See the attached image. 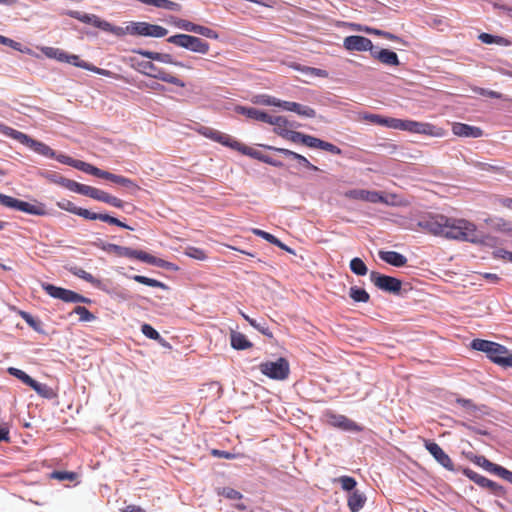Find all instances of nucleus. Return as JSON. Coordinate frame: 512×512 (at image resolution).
I'll return each mask as SVG.
<instances>
[{
    "label": "nucleus",
    "instance_id": "nucleus-64",
    "mask_svg": "<svg viewBox=\"0 0 512 512\" xmlns=\"http://www.w3.org/2000/svg\"><path fill=\"white\" fill-rule=\"evenodd\" d=\"M476 91L482 96L495 98V99H503L504 98L501 93L493 91V90L478 88Z\"/></svg>",
    "mask_w": 512,
    "mask_h": 512
},
{
    "label": "nucleus",
    "instance_id": "nucleus-45",
    "mask_svg": "<svg viewBox=\"0 0 512 512\" xmlns=\"http://www.w3.org/2000/svg\"><path fill=\"white\" fill-rule=\"evenodd\" d=\"M168 34V30L160 25L149 24L148 37L161 38Z\"/></svg>",
    "mask_w": 512,
    "mask_h": 512
},
{
    "label": "nucleus",
    "instance_id": "nucleus-39",
    "mask_svg": "<svg viewBox=\"0 0 512 512\" xmlns=\"http://www.w3.org/2000/svg\"><path fill=\"white\" fill-rule=\"evenodd\" d=\"M249 324L254 329H256L261 334H263L264 336H267L269 338L273 337V333L271 332V330L267 326V323H266V321L264 319H261V320H256V319L255 320H249Z\"/></svg>",
    "mask_w": 512,
    "mask_h": 512
},
{
    "label": "nucleus",
    "instance_id": "nucleus-50",
    "mask_svg": "<svg viewBox=\"0 0 512 512\" xmlns=\"http://www.w3.org/2000/svg\"><path fill=\"white\" fill-rule=\"evenodd\" d=\"M142 333L149 339L153 340H162L160 334L158 331H156L151 325L149 324H143L141 326Z\"/></svg>",
    "mask_w": 512,
    "mask_h": 512
},
{
    "label": "nucleus",
    "instance_id": "nucleus-24",
    "mask_svg": "<svg viewBox=\"0 0 512 512\" xmlns=\"http://www.w3.org/2000/svg\"><path fill=\"white\" fill-rule=\"evenodd\" d=\"M235 111L250 119H254L260 122L267 123V120H269V114L253 107L237 106Z\"/></svg>",
    "mask_w": 512,
    "mask_h": 512
},
{
    "label": "nucleus",
    "instance_id": "nucleus-38",
    "mask_svg": "<svg viewBox=\"0 0 512 512\" xmlns=\"http://www.w3.org/2000/svg\"><path fill=\"white\" fill-rule=\"evenodd\" d=\"M7 372L11 375L22 381L24 384L30 387L33 382V378H31L27 373L22 371L21 369L15 368V367H9L7 369Z\"/></svg>",
    "mask_w": 512,
    "mask_h": 512
},
{
    "label": "nucleus",
    "instance_id": "nucleus-42",
    "mask_svg": "<svg viewBox=\"0 0 512 512\" xmlns=\"http://www.w3.org/2000/svg\"><path fill=\"white\" fill-rule=\"evenodd\" d=\"M73 312L79 315L80 321L83 322H91L95 320L94 314H92L86 307L84 306H76Z\"/></svg>",
    "mask_w": 512,
    "mask_h": 512
},
{
    "label": "nucleus",
    "instance_id": "nucleus-14",
    "mask_svg": "<svg viewBox=\"0 0 512 512\" xmlns=\"http://www.w3.org/2000/svg\"><path fill=\"white\" fill-rule=\"evenodd\" d=\"M345 197L354 200H361L369 203H387L384 196L377 191L365 189H352L345 192Z\"/></svg>",
    "mask_w": 512,
    "mask_h": 512
},
{
    "label": "nucleus",
    "instance_id": "nucleus-19",
    "mask_svg": "<svg viewBox=\"0 0 512 512\" xmlns=\"http://www.w3.org/2000/svg\"><path fill=\"white\" fill-rule=\"evenodd\" d=\"M267 148L275 152H278L287 158L294 160V162H297L300 167L306 168L311 171H319V168L313 165L306 157L292 150L272 146H268Z\"/></svg>",
    "mask_w": 512,
    "mask_h": 512
},
{
    "label": "nucleus",
    "instance_id": "nucleus-56",
    "mask_svg": "<svg viewBox=\"0 0 512 512\" xmlns=\"http://www.w3.org/2000/svg\"><path fill=\"white\" fill-rule=\"evenodd\" d=\"M268 124L275 125L277 127H285L288 126V120L283 116H273L269 115V120H267Z\"/></svg>",
    "mask_w": 512,
    "mask_h": 512
},
{
    "label": "nucleus",
    "instance_id": "nucleus-59",
    "mask_svg": "<svg viewBox=\"0 0 512 512\" xmlns=\"http://www.w3.org/2000/svg\"><path fill=\"white\" fill-rule=\"evenodd\" d=\"M134 52L143 57H146L150 60L157 61V62L160 61L161 53H159V52H153V51H148V50H143V49L134 50Z\"/></svg>",
    "mask_w": 512,
    "mask_h": 512
},
{
    "label": "nucleus",
    "instance_id": "nucleus-63",
    "mask_svg": "<svg viewBox=\"0 0 512 512\" xmlns=\"http://www.w3.org/2000/svg\"><path fill=\"white\" fill-rule=\"evenodd\" d=\"M320 143H321V139L306 134L303 145L310 147V148H318L319 149Z\"/></svg>",
    "mask_w": 512,
    "mask_h": 512
},
{
    "label": "nucleus",
    "instance_id": "nucleus-21",
    "mask_svg": "<svg viewBox=\"0 0 512 512\" xmlns=\"http://www.w3.org/2000/svg\"><path fill=\"white\" fill-rule=\"evenodd\" d=\"M371 56L387 66H398L400 64L398 55L389 49L373 48Z\"/></svg>",
    "mask_w": 512,
    "mask_h": 512
},
{
    "label": "nucleus",
    "instance_id": "nucleus-25",
    "mask_svg": "<svg viewBox=\"0 0 512 512\" xmlns=\"http://www.w3.org/2000/svg\"><path fill=\"white\" fill-rule=\"evenodd\" d=\"M366 502V497L363 493L358 490H354L348 497V507L351 512L360 511Z\"/></svg>",
    "mask_w": 512,
    "mask_h": 512
},
{
    "label": "nucleus",
    "instance_id": "nucleus-48",
    "mask_svg": "<svg viewBox=\"0 0 512 512\" xmlns=\"http://www.w3.org/2000/svg\"><path fill=\"white\" fill-rule=\"evenodd\" d=\"M184 253L188 257L196 259V260H205L206 259L205 252L200 248L189 246L185 249Z\"/></svg>",
    "mask_w": 512,
    "mask_h": 512
},
{
    "label": "nucleus",
    "instance_id": "nucleus-22",
    "mask_svg": "<svg viewBox=\"0 0 512 512\" xmlns=\"http://www.w3.org/2000/svg\"><path fill=\"white\" fill-rule=\"evenodd\" d=\"M103 179L111 181L120 186H123L124 188L129 190L131 193H135L140 189V187L133 180L123 177L121 175H116V174L110 173L108 171L105 172Z\"/></svg>",
    "mask_w": 512,
    "mask_h": 512
},
{
    "label": "nucleus",
    "instance_id": "nucleus-52",
    "mask_svg": "<svg viewBox=\"0 0 512 512\" xmlns=\"http://www.w3.org/2000/svg\"><path fill=\"white\" fill-rule=\"evenodd\" d=\"M51 477L60 481L69 480L72 481L75 479L76 474L73 472L66 471H54L51 473Z\"/></svg>",
    "mask_w": 512,
    "mask_h": 512
},
{
    "label": "nucleus",
    "instance_id": "nucleus-33",
    "mask_svg": "<svg viewBox=\"0 0 512 512\" xmlns=\"http://www.w3.org/2000/svg\"><path fill=\"white\" fill-rule=\"evenodd\" d=\"M349 296L353 299L355 302H362L367 303L370 299L369 294L366 290L359 288L357 286H353L349 290Z\"/></svg>",
    "mask_w": 512,
    "mask_h": 512
},
{
    "label": "nucleus",
    "instance_id": "nucleus-12",
    "mask_svg": "<svg viewBox=\"0 0 512 512\" xmlns=\"http://www.w3.org/2000/svg\"><path fill=\"white\" fill-rule=\"evenodd\" d=\"M0 204L5 207L25 212L30 215H44L45 210L43 207L13 198L11 196H0Z\"/></svg>",
    "mask_w": 512,
    "mask_h": 512
},
{
    "label": "nucleus",
    "instance_id": "nucleus-58",
    "mask_svg": "<svg viewBox=\"0 0 512 512\" xmlns=\"http://www.w3.org/2000/svg\"><path fill=\"white\" fill-rule=\"evenodd\" d=\"M319 149H322L324 151L330 152L335 155H339L342 152L341 149L339 147H337L336 145L326 142V141H323V140H321Z\"/></svg>",
    "mask_w": 512,
    "mask_h": 512
},
{
    "label": "nucleus",
    "instance_id": "nucleus-5",
    "mask_svg": "<svg viewBox=\"0 0 512 512\" xmlns=\"http://www.w3.org/2000/svg\"><path fill=\"white\" fill-rule=\"evenodd\" d=\"M0 132L3 135L10 137L14 140H17L21 144L29 147L31 150H33L35 153L39 155H42L47 158L55 157V151L51 149L48 145H46L43 142L32 139L30 136L21 131L13 129L9 126L0 125Z\"/></svg>",
    "mask_w": 512,
    "mask_h": 512
},
{
    "label": "nucleus",
    "instance_id": "nucleus-23",
    "mask_svg": "<svg viewBox=\"0 0 512 512\" xmlns=\"http://www.w3.org/2000/svg\"><path fill=\"white\" fill-rule=\"evenodd\" d=\"M379 257L382 261L394 267H403L407 263V258L396 251H380Z\"/></svg>",
    "mask_w": 512,
    "mask_h": 512
},
{
    "label": "nucleus",
    "instance_id": "nucleus-18",
    "mask_svg": "<svg viewBox=\"0 0 512 512\" xmlns=\"http://www.w3.org/2000/svg\"><path fill=\"white\" fill-rule=\"evenodd\" d=\"M405 131L416 133V134H423V135H430V136H440L441 133L439 132V129L426 122H418L413 120H406L405 125Z\"/></svg>",
    "mask_w": 512,
    "mask_h": 512
},
{
    "label": "nucleus",
    "instance_id": "nucleus-55",
    "mask_svg": "<svg viewBox=\"0 0 512 512\" xmlns=\"http://www.w3.org/2000/svg\"><path fill=\"white\" fill-rule=\"evenodd\" d=\"M296 113L300 116L313 118L316 116V112L313 108L307 105L299 104V108H297Z\"/></svg>",
    "mask_w": 512,
    "mask_h": 512
},
{
    "label": "nucleus",
    "instance_id": "nucleus-16",
    "mask_svg": "<svg viewBox=\"0 0 512 512\" xmlns=\"http://www.w3.org/2000/svg\"><path fill=\"white\" fill-rule=\"evenodd\" d=\"M465 475L480 487L489 489L493 494L497 496L504 494V488L501 485L478 474L477 472L466 469Z\"/></svg>",
    "mask_w": 512,
    "mask_h": 512
},
{
    "label": "nucleus",
    "instance_id": "nucleus-3",
    "mask_svg": "<svg viewBox=\"0 0 512 512\" xmlns=\"http://www.w3.org/2000/svg\"><path fill=\"white\" fill-rule=\"evenodd\" d=\"M97 246L100 249H102L103 251H106L108 253H114L115 255H117L119 257L135 258L142 262H145L150 265H154L159 268H165V269H171V270L176 269V266L173 263L163 260L161 258L152 256L145 251L135 250V249H132L129 247H124V246H120V245H116V244H112V243H106L103 241H100L97 244Z\"/></svg>",
    "mask_w": 512,
    "mask_h": 512
},
{
    "label": "nucleus",
    "instance_id": "nucleus-20",
    "mask_svg": "<svg viewBox=\"0 0 512 512\" xmlns=\"http://www.w3.org/2000/svg\"><path fill=\"white\" fill-rule=\"evenodd\" d=\"M452 132L456 136L466 138H480L484 134L480 127L459 122L453 123Z\"/></svg>",
    "mask_w": 512,
    "mask_h": 512
},
{
    "label": "nucleus",
    "instance_id": "nucleus-60",
    "mask_svg": "<svg viewBox=\"0 0 512 512\" xmlns=\"http://www.w3.org/2000/svg\"><path fill=\"white\" fill-rule=\"evenodd\" d=\"M252 232L255 235L265 239L266 241H268L271 244H274V243L278 242V238H276L274 235H272V234H270V233H268L266 231H263V230H260V229H253Z\"/></svg>",
    "mask_w": 512,
    "mask_h": 512
},
{
    "label": "nucleus",
    "instance_id": "nucleus-43",
    "mask_svg": "<svg viewBox=\"0 0 512 512\" xmlns=\"http://www.w3.org/2000/svg\"><path fill=\"white\" fill-rule=\"evenodd\" d=\"M65 63H69L73 66L88 70L89 68V62H86L84 60H81L78 55L75 54H69L67 53Z\"/></svg>",
    "mask_w": 512,
    "mask_h": 512
},
{
    "label": "nucleus",
    "instance_id": "nucleus-7",
    "mask_svg": "<svg viewBox=\"0 0 512 512\" xmlns=\"http://www.w3.org/2000/svg\"><path fill=\"white\" fill-rule=\"evenodd\" d=\"M134 68L141 74L146 75L148 77H151V78H154L157 80H161L163 82H167V83L179 86V87L185 86V83L181 79L158 68L151 61L137 62L136 66H134Z\"/></svg>",
    "mask_w": 512,
    "mask_h": 512
},
{
    "label": "nucleus",
    "instance_id": "nucleus-28",
    "mask_svg": "<svg viewBox=\"0 0 512 512\" xmlns=\"http://www.w3.org/2000/svg\"><path fill=\"white\" fill-rule=\"evenodd\" d=\"M474 463L477 464L478 466L482 467L487 472L495 474L497 476L499 475V473H500V471L502 469V466L497 465V464L489 461L484 456H477V457H475Z\"/></svg>",
    "mask_w": 512,
    "mask_h": 512
},
{
    "label": "nucleus",
    "instance_id": "nucleus-32",
    "mask_svg": "<svg viewBox=\"0 0 512 512\" xmlns=\"http://www.w3.org/2000/svg\"><path fill=\"white\" fill-rule=\"evenodd\" d=\"M30 387L41 397H44L46 399H51L54 396L53 390L51 387H49L46 384L37 382L36 380H33L32 385Z\"/></svg>",
    "mask_w": 512,
    "mask_h": 512
},
{
    "label": "nucleus",
    "instance_id": "nucleus-40",
    "mask_svg": "<svg viewBox=\"0 0 512 512\" xmlns=\"http://www.w3.org/2000/svg\"><path fill=\"white\" fill-rule=\"evenodd\" d=\"M478 38L482 43L485 44L508 45V41L506 39L488 33H481Z\"/></svg>",
    "mask_w": 512,
    "mask_h": 512
},
{
    "label": "nucleus",
    "instance_id": "nucleus-37",
    "mask_svg": "<svg viewBox=\"0 0 512 512\" xmlns=\"http://www.w3.org/2000/svg\"><path fill=\"white\" fill-rule=\"evenodd\" d=\"M87 186L88 185L80 184V183H78V182H76L74 180H70V179H67V178L64 179L63 185H62V187L66 188V189H68V190H70L72 192L84 195V196H85V193H86Z\"/></svg>",
    "mask_w": 512,
    "mask_h": 512
},
{
    "label": "nucleus",
    "instance_id": "nucleus-49",
    "mask_svg": "<svg viewBox=\"0 0 512 512\" xmlns=\"http://www.w3.org/2000/svg\"><path fill=\"white\" fill-rule=\"evenodd\" d=\"M174 25L184 31L195 33L197 24H194L185 19H176Z\"/></svg>",
    "mask_w": 512,
    "mask_h": 512
},
{
    "label": "nucleus",
    "instance_id": "nucleus-57",
    "mask_svg": "<svg viewBox=\"0 0 512 512\" xmlns=\"http://www.w3.org/2000/svg\"><path fill=\"white\" fill-rule=\"evenodd\" d=\"M221 495L231 500H240L242 498V494L240 492L229 487L223 488Z\"/></svg>",
    "mask_w": 512,
    "mask_h": 512
},
{
    "label": "nucleus",
    "instance_id": "nucleus-29",
    "mask_svg": "<svg viewBox=\"0 0 512 512\" xmlns=\"http://www.w3.org/2000/svg\"><path fill=\"white\" fill-rule=\"evenodd\" d=\"M233 149L241 152L244 155L250 156V157L257 159L259 161H262V162L265 157V154H263L262 152H260L256 149H253L251 147L245 146L242 143H240L239 141H236V143H234Z\"/></svg>",
    "mask_w": 512,
    "mask_h": 512
},
{
    "label": "nucleus",
    "instance_id": "nucleus-47",
    "mask_svg": "<svg viewBox=\"0 0 512 512\" xmlns=\"http://www.w3.org/2000/svg\"><path fill=\"white\" fill-rule=\"evenodd\" d=\"M107 192L100 190L98 188H94L92 186H87L85 196H88L92 199L103 202Z\"/></svg>",
    "mask_w": 512,
    "mask_h": 512
},
{
    "label": "nucleus",
    "instance_id": "nucleus-36",
    "mask_svg": "<svg viewBox=\"0 0 512 512\" xmlns=\"http://www.w3.org/2000/svg\"><path fill=\"white\" fill-rule=\"evenodd\" d=\"M350 269L354 274L358 276H364L368 272L366 264L361 258L358 257H355L350 261Z\"/></svg>",
    "mask_w": 512,
    "mask_h": 512
},
{
    "label": "nucleus",
    "instance_id": "nucleus-15",
    "mask_svg": "<svg viewBox=\"0 0 512 512\" xmlns=\"http://www.w3.org/2000/svg\"><path fill=\"white\" fill-rule=\"evenodd\" d=\"M343 47L348 51H370L372 53L374 45L369 38L351 35L344 38Z\"/></svg>",
    "mask_w": 512,
    "mask_h": 512
},
{
    "label": "nucleus",
    "instance_id": "nucleus-10",
    "mask_svg": "<svg viewBox=\"0 0 512 512\" xmlns=\"http://www.w3.org/2000/svg\"><path fill=\"white\" fill-rule=\"evenodd\" d=\"M325 421L328 425L345 432L358 433L363 430L362 426L345 415L337 414L332 411H328L325 414Z\"/></svg>",
    "mask_w": 512,
    "mask_h": 512
},
{
    "label": "nucleus",
    "instance_id": "nucleus-46",
    "mask_svg": "<svg viewBox=\"0 0 512 512\" xmlns=\"http://www.w3.org/2000/svg\"><path fill=\"white\" fill-rule=\"evenodd\" d=\"M195 33L199 34L201 36H204L206 38H209V39L217 40L219 38V35L216 31H214L213 29H211L209 27L198 25V24H197Z\"/></svg>",
    "mask_w": 512,
    "mask_h": 512
},
{
    "label": "nucleus",
    "instance_id": "nucleus-34",
    "mask_svg": "<svg viewBox=\"0 0 512 512\" xmlns=\"http://www.w3.org/2000/svg\"><path fill=\"white\" fill-rule=\"evenodd\" d=\"M130 278L138 283H141V284H144V285H147L150 287L161 288V289L167 288V286L163 282L158 281L156 279L148 278L146 276L133 275Z\"/></svg>",
    "mask_w": 512,
    "mask_h": 512
},
{
    "label": "nucleus",
    "instance_id": "nucleus-2",
    "mask_svg": "<svg viewBox=\"0 0 512 512\" xmlns=\"http://www.w3.org/2000/svg\"><path fill=\"white\" fill-rule=\"evenodd\" d=\"M66 15L77 19L82 23L92 25L104 32L111 33L118 37H122L126 34L148 37L150 23L147 22H130L126 27H119L101 19L95 14H87L80 11L69 10L66 12Z\"/></svg>",
    "mask_w": 512,
    "mask_h": 512
},
{
    "label": "nucleus",
    "instance_id": "nucleus-13",
    "mask_svg": "<svg viewBox=\"0 0 512 512\" xmlns=\"http://www.w3.org/2000/svg\"><path fill=\"white\" fill-rule=\"evenodd\" d=\"M424 446L428 452L434 457V459L445 469L454 471V466L451 458L444 450L435 442L423 439Z\"/></svg>",
    "mask_w": 512,
    "mask_h": 512
},
{
    "label": "nucleus",
    "instance_id": "nucleus-61",
    "mask_svg": "<svg viewBox=\"0 0 512 512\" xmlns=\"http://www.w3.org/2000/svg\"><path fill=\"white\" fill-rule=\"evenodd\" d=\"M370 122L387 127L388 117H383L377 114H370L365 117Z\"/></svg>",
    "mask_w": 512,
    "mask_h": 512
},
{
    "label": "nucleus",
    "instance_id": "nucleus-54",
    "mask_svg": "<svg viewBox=\"0 0 512 512\" xmlns=\"http://www.w3.org/2000/svg\"><path fill=\"white\" fill-rule=\"evenodd\" d=\"M57 206L65 211H68L70 213H73L76 215L77 210L79 207H77L73 202L63 199L57 203Z\"/></svg>",
    "mask_w": 512,
    "mask_h": 512
},
{
    "label": "nucleus",
    "instance_id": "nucleus-17",
    "mask_svg": "<svg viewBox=\"0 0 512 512\" xmlns=\"http://www.w3.org/2000/svg\"><path fill=\"white\" fill-rule=\"evenodd\" d=\"M199 133L215 142H218L226 147L234 148V143H236L237 140H235L230 135L220 132L214 128L203 126L199 130Z\"/></svg>",
    "mask_w": 512,
    "mask_h": 512
},
{
    "label": "nucleus",
    "instance_id": "nucleus-4",
    "mask_svg": "<svg viewBox=\"0 0 512 512\" xmlns=\"http://www.w3.org/2000/svg\"><path fill=\"white\" fill-rule=\"evenodd\" d=\"M471 347L486 353L497 364L504 367H512V353L503 345L488 340L474 339L471 342Z\"/></svg>",
    "mask_w": 512,
    "mask_h": 512
},
{
    "label": "nucleus",
    "instance_id": "nucleus-11",
    "mask_svg": "<svg viewBox=\"0 0 512 512\" xmlns=\"http://www.w3.org/2000/svg\"><path fill=\"white\" fill-rule=\"evenodd\" d=\"M371 282L380 290L398 294L401 291L402 283L399 279L380 274L376 271L370 273Z\"/></svg>",
    "mask_w": 512,
    "mask_h": 512
},
{
    "label": "nucleus",
    "instance_id": "nucleus-44",
    "mask_svg": "<svg viewBox=\"0 0 512 512\" xmlns=\"http://www.w3.org/2000/svg\"><path fill=\"white\" fill-rule=\"evenodd\" d=\"M337 482L340 483L341 488L345 491H352L357 485L356 480L350 476H341L337 479Z\"/></svg>",
    "mask_w": 512,
    "mask_h": 512
},
{
    "label": "nucleus",
    "instance_id": "nucleus-26",
    "mask_svg": "<svg viewBox=\"0 0 512 512\" xmlns=\"http://www.w3.org/2000/svg\"><path fill=\"white\" fill-rule=\"evenodd\" d=\"M230 341L231 346L236 350H245L252 347V343L240 332L232 331Z\"/></svg>",
    "mask_w": 512,
    "mask_h": 512
},
{
    "label": "nucleus",
    "instance_id": "nucleus-8",
    "mask_svg": "<svg viewBox=\"0 0 512 512\" xmlns=\"http://www.w3.org/2000/svg\"><path fill=\"white\" fill-rule=\"evenodd\" d=\"M259 370L265 376L274 380H285L290 372L289 363L285 358L275 361H266L259 365Z\"/></svg>",
    "mask_w": 512,
    "mask_h": 512
},
{
    "label": "nucleus",
    "instance_id": "nucleus-30",
    "mask_svg": "<svg viewBox=\"0 0 512 512\" xmlns=\"http://www.w3.org/2000/svg\"><path fill=\"white\" fill-rule=\"evenodd\" d=\"M71 272L73 275L79 277L80 279L85 280L86 282L92 284L95 287L100 288L101 287V281L97 278H95L92 274L88 273L82 268L74 267L71 269Z\"/></svg>",
    "mask_w": 512,
    "mask_h": 512
},
{
    "label": "nucleus",
    "instance_id": "nucleus-53",
    "mask_svg": "<svg viewBox=\"0 0 512 512\" xmlns=\"http://www.w3.org/2000/svg\"><path fill=\"white\" fill-rule=\"evenodd\" d=\"M406 120L388 117L387 127L405 131Z\"/></svg>",
    "mask_w": 512,
    "mask_h": 512
},
{
    "label": "nucleus",
    "instance_id": "nucleus-9",
    "mask_svg": "<svg viewBox=\"0 0 512 512\" xmlns=\"http://www.w3.org/2000/svg\"><path fill=\"white\" fill-rule=\"evenodd\" d=\"M41 287L52 298L60 299L66 303H91L89 298H86L72 290L57 287L49 283H42Z\"/></svg>",
    "mask_w": 512,
    "mask_h": 512
},
{
    "label": "nucleus",
    "instance_id": "nucleus-1",
    "mask_svg": "<svg viewBox=\"0 0 512 512\" xmlns=\"http://www.w3.org/2000/svg\"><path fill=\"white\" fill-rule=\"evenodd\" d=\"M416 226L417 230L448 239L482 245H492L494 242L493 237L480 232L474 223L465 219L448 218L441 214L425 215L418 219Z\"/></svg>",
    "mask_w": 512,
    "mask_h": 512
},
{
    "label": "nucleus",
    "instance_id": "nucleus-31",
    "mask_svg": "<svg viewBox=\"0 0 512 512\" xmlns=\"http://www.w3.org/2000/svg\"><path fill=\"white\" fill-rule=\"evenodd\" d=\"M355 29L356 30H359V31H364L368 34H372V35H377V36H381V37H384L388 40H392V41H397L399 40V37L390 33V32H387V31H383V30H379V29H376V28H371V27H364L362 28L361 25H354Z\"/></svg>",
    "mask_w": 512,
    "mask_h": 512
},
{
    "label": "nucleus",
    "instance_id": "nucleus-27",
    "mask_svg": "<svg viewBox=\"0 0 512 512\" xmlns=\"http://www.w3.org/2000/svg\"><path fill=\"white\" fill-rule=\"evenodd\" d=\"M73 168L75 169H78L84 173H87V174H90V175H93L95 177H98V178H102L104 177V174L106 171L104 170H101L87 162H84V161H81V160H76L75 159V162H74V165H73Z\"/></svg>",
    "mask_w": 512,
    "mask_h": 512
},
{
    "label": "nucleus",
    "instance_id": "nucleus-6",
    "mask_svg": "<svg viewBox=\"0 0 512 512\" xmlns=\"http://www.w3.org/2000/svg\"><path fill=\"white\" fill-rule=\"evenodd\" d=\"M167 42L185 48L191 52L207 54L210 49L208 42L189 34H176L167 38Z\"/></svg>",
    "mask_w": 512,
    "mask_h": 512
},
{
    "label": "nucleus",
    "instance_id": "nucleus-35",
    "mask_svg": "<svg viewBox=\"0 0 512 512\" xmlns=\"http://www.w3.org/2000/svg\"><path fill=\"white\" fill-rule=\"evenodd\" d=\"M42 51L48 58L56 59L59 62H65L66 60L67 52L62 49L45 47L42 49Z\"/></svg>",
    "mask_w": 512,
    "mask_h": 512
},
{
    "label": "nucleus",
    "instance_id": "nucleus-62",
    "mask_svg": "<svg viewBox=\"0 0 512 512\" xmlns=\"http://www.w3.org/2000/svg\"><path fill=\"white\" fill-rule=\"evenodd\" d=\"M76 215L89 220H98L99 217V213L91 212L88 209H84L81 207L78 208Z\"/></svg>",
    "mask_w": 512,
    "mask_h": 512
},
{
    "label": "nucleus",
    "instance_id": "nucleus-41",
    "mask_svg": "<svg viewBox=\"0 0 512 512\" xmlns=\"http://www.w3.org/2000/svg\"><path fill=\"white\" fill-rule=\"evenodd\" d=\"M282 137L285 139L293 142V143H304L306 134H303L301 132L292 131V130H285L283 132L279 133Z\"/></svg>",
    "mask_w": 512,
    "mask_h": 512
},
{
    "label": "nucleus",
    "instance_id": "nucleus-51",
    "mask_svg": "<svg viewBox=\"0 0 512 512\" xmlns=\"http://www.w3.org/2000/svg\"><path fill=\"white\" fill-rule=\"evenodd\" d=\"M159 62L165 63V64H171V65L178 66V67L189 68V66H187L183 62L175 60L173 58V56L171 54H168V53H161L160 61Z\"/></svg>",
    "mask_w": 512,
    "mask_h": 512
}]
</instances>
